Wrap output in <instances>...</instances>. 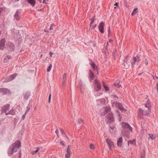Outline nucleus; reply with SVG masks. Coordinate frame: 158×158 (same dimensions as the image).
I'll list each match as a JSON object with an SVG mask.
<instances>
[{"mask_svg": "<svg viewBox=\"0 0 158 158\" xmlns=\"http://www.w3.org/2000/svg\"><path fill=\"white\" fill-rule=\"evenodd\" d=\"M21 143L19 141H16L12 144L9 148L8 151V154L11 156L14 152H15L21 146Z\"/></svg>", "mask_w": 158, "mask_h": 158, "instance_id": "f257e3e1", "label": "nucleus"}, {"mask_svg": "<svg viewBox=\"0 0 158 158\" xmlns=\"http://www.w3.org/2000/svg\"><path fill=\"white\" fill-rule=\"evenodd\" d=\"M112 104V106L113 107H116V108H118L120 110L122 111H126V110L124 109L123 106L121 104L119 103H118L117 102H111Z\"/></svg>", "mask_w": 158, "mask_h": 158, "instance_id": "f03ea898", "label": "nucleus"}, {"mask_svg": "<svg viewBox=\"0 0 158 158\" xmlns=\"http://www.w3.org/2000/svg\"><path fill=\"white\" fill-rule=\"evenodd\" d=\"M150 110L149 109H146L145 108H144L143 110L140 108L139 109L138 114L147 116L149 114Z\"/></svg>", "mask_w": 158, "mask_h": 158, "instance_id": "7ed1b4c3", "label": "nucleus"}, {"mask_svg": "<svg viewBox=\"0 0 158 158\" xmlns=\"http://www.w3.org/2000/svg\"><path fill=\"white\" fill-rule=\"evenodd\" d=\"M122 127L123 129L122 132H123V130L127 129L130 131H132V128L127 123L123 122L122 123Z\"/></svg>", "mask_w": 158, "mask_h": 158, "instance_id": "20e7f679", "label": "nucleus"}, {"mask_svg": "<svg viewBox=\"0 0 158 158\" xmlns=\"http://www.w3.org/2000/svg\"><path fill=\"white\" fill-rule=\"evenodd\" d=\"M105 120L107 123H109L114 121V118L113 114L112 113L108 114L106 116Z\"/></svg>", "mask_w": 158, "mask_h": 158, "instance_id": "39448f33", "label": "nucleus"}, {"mask_svg": "<svg viewBox=\"0 0 158 158\" xmlns=\"http://www.w3.org/2000/svg\"><path fill=\"white\" fill-rule=\"evenodd\" d=\"M111 109L108 107H103L100 110L101 115L104 116L107 113L110 111Z\"/></svg>", "mask_w": 158, "mask_h": 158, "instance_id": "423d86ee", "label": "nucleus"}, {"mask_svg": "<svg viewBox=\"0 0 158 158\" xmlns=\"http://www.w3.org/2000/svg\"><path fill=\"white\" fill-rule=\"evenodd\" d=\"M130 63V60L127 57H126L123 63L122 64V67L125 69H127L129 66Z\"/></svg>", "mask_w": 158, "mask_h": 158, "instance_id": "0eeeda50", "label": "nucleus"}, {"mask_svg": "<svg viewBox=\"0 0 158 158\" xmlns=\"http://www.w3.org/2000/svg\"><path fill=\"white\" fill-rule=\"evenodd\" d=\"M101 85L99 81L96 79L94 81V89L96 91H99L101 89Z\"/></svg>", "mask_w": 158, "mask_h": 158, "instance_id": "6e6552de", "label": "nucleus"}, {"mask_svg": "<svg viewBox=\"0 0 158 158\" xmlns=\"http://www.w3.org/2000/svg\"><path fill=\"white\" fill-rule=\"evenodd\" d=\"M106 142L108 144L110 150H111V148L114 147L113 142L110 139H106Z\"/></svg>", "mask_w": 158, "mask_h": 158, "instance_id": "1a4fd4ad", "label": "nucleus"}, {"mask_svg": "<svg viewBox=\"0 0 158 158\" xmlns=\"http://www.w3.org/2000/svg\"><path fill=\"white\" fill-rule=\"evenodd\" d=\"M110 132L112 134H115L116 129L114 125L111 124L110 125L109 129Z\"/></svg>", "mask_w": 158, "mask_h": 158, "instance_id": "9d476101", "label": "nucleus"}, {"mask_svg": "<svg viewBox=\"0 0 158 158\" xmlns=\"http://www.w3.org/2000/svg\"><path fill=\"white\" fill-rule=\"evenodd\" d=\"M105 25V23L103 22H101L99 23L98 27L100 32L103 34L104 33V27Z\"/></svg>", "mask_w": 158, "mask_h": 158, "instance_id": "9b49d317", "label": "nucleus"}, {"mask_svg": "<svg viewBox=\"0 0 158 158\" xmlns=\"http://www.w3.org/2000/svg\"><path fill=\"white\" fill-rule=\"evenodd\" d=\"M20 10H18L15 12L14 15V19L16 20H19L20 19Z\"/></svg>", "mask_w": 158, "mask_h": 158, "instance_id": "f8f14e48", "label": "nucleus"}, {"mask_svg": "<svg viewBox=\"0 0 158 158\" xmlns=\"http://www.w3.org/2000/svg\"><path fill=\"white\" fill-rule=\"evenodd\" d=\"M133 61L131 63V65L132 67L134 66V65L136 62H139L140 60L139 59V57L138 55H137L135 57H134Z\"/></svg>", "mask_w": 158, "mask_h": 158, "instance_id": "ddd939ff", "label": "nucleus"}, {"mask_svg": "<svg viewBox=\"0 0 158 158\" xmlns=\"http://www.w3.org/2000/svg\"><path fill=\"white\" fill-rule=\"evenodd\" d=\"M10 90L6 88L0 89V92L2 93L3 95L9 93Z\"/></svg>", "mask_w": 158, "mask_h": 158, "instance_id": "4468645a", "label": "nucleus"}, {"mask_svg": "<svg viewBox=\"0 0 158 158\" xmlns=\"http://www.w3.org/2000/svg\"><path fill=\"white\" fill-rule=\"evenodd\" d=\"M5 40L4 39H2L0 41V49L3 50L5 47Z\"/></svg>", "mask_w": 158, "mask_h": 158, "instance_id": "2eb2a0df", "label": "nucleus"}, {"mask_svg": "<svg viewBox=\"0 0 158 158\" xmlns=\"http://www.w3.org/2000/svg\"><path fill=\"white\" fill-rule=\"evenodd\" d=\"M117 145L119 147H121L123 144L122 137L119 138L117 140Z\"/></svg>", "mask_w": 158, "mask_h": 158, "instance_id": "dca6fc26", "label": "nucleus"}, {"mask_svg": "<svg viewBox=\"0 0 158 158\" xmlns=\"http://www.w3.org/2000/svg\"><path fill=\"white\" fill-rule=\"evenodd\" d=\"M10 108V106L9 104H6L5 106H4L2 107V109L3 111H4V112L6 113V111L8 110Z\"/></svg>", "mask_w": 158, "mask_h": 158, "instance_id": "f3484780", "label": "nucleus"}, {"mask_svg": "<svg viewBox=\"0 0 158 158\" xmlns=\"http://www.w3.org/2000/svg\"><path fill=\"white\" fill-rule=\"evenodd\" d=\"M17 74L15 73L10 75V77L7 79V81H10L13 80L15 77L17 76Z\"/></svg>", "mask_w": 158, "mask_h": 158, "instance_id": "a211bd4d", "label": "nucleus"}, {"mask_svg": "<svg viewBox=\"0 0 158 158\" xmlns=\"http://www.w3.org/2000/svg\"><path fill=\"white\" fill-rule=\"evenodd\" d=\"M7 45L9 49L11 51H13L14 49L15 46L14 44L11 42H8L7 44Z\"/></svg>", "mask_w": 158, "mask_h": 158, "instance_id": "6ab92c4d", "label": "nucleus"}, {"mask_svg": "<svg viewBox=\"0 0 158 158\" xmlns=\"http://www.w3.org/2000/svg\"><path fill=\"white\" fill-rule=\"evenodd\" d=\"M15 114V112L14 109H12L8 112L6 113V115H8L10 114L12 115H14Z\"/></svg>", "mask_w": 158, "mask_h": 158, "instance_id": "aec40b11", "label": "nucleus"}, {"mask_svg": "<svg viewBox=\"0 0 158 158\" xmlns=\"http://www.w3.org/2000/svg\"><path fill=\"white\" fill-rule=\"evenodd\" d=\"M120 82V81L119 80H117L115 83H114V85L115 86L119 88L120 87H121V85H119V83Z\"/></svg>", "mask_w": 158, "mask_h": 158, "instance_id": "412c9836", "label": "nucleus"}, {"mask_svg": "<svg viewBox=\"0 0 158 158\" xmlns=\"http://www.w3.org/2000/svg\"><path fill=\"white\" fill-rule=\"evenodd\" d=\"M145 108L146 109H149L151 110V105L149 102H147V103L145 104Z\"/></svg>", "mask_w": 158, "mask_h": 158, "instance_id": "4be33fe9", "label": "nucleus"}, {"mask_svg": "<svg viewBox=\"0 0 158 158\" xmlns=\"http://www.w3.org/2000/svg\"><path fill=\"white\" fill-rule=\"evenodd\" d=\"M28 3L32 6H34L35 4V2L34 0H28Z\"/></svg>", "mask_w": 158, "mask_h": 158, "instance_id": "5701e85b", "label": "nucleus"}, {"mask_svg": "<svg viewBox=\"0 0 158 158\" xmlns=\"http://www.w3.org/2000/svg\"><path fill=\"white\" fill-rule=\"evenodd\" d=\"M130 144H132V145H135L136 144L135 140L134 139L132 141H129L128 142V145H129Z\"/></svg>", "mask_w": 158, "mask_h": 158, "instance_id": "b1692460", "label": "nucleus"}, {"mask_svg": "<svg viewBox=\"0 0 158 158\" xmlns=\"http://www.w3.org/2000/svg\"><path fill=\"white\" fill-rule=\"evenodd\" d=\"M103 86L106 92H109L110 91L109 87L107 86L105 84H103Z\"/></svg>", "mask_w": 158, "mask_h": 158, "instance_id": "393cba45", "label": "nucleus"}, {"mask_svg": "<svg viewBox=\"0 0 158 158\" xmlns=\"http://www.w3.org/2000/svg\"><path fill=\"white\" fill-rule=\"evenodd\" d=\"M148 135L149 136L148 139H150L152 140H153L156 138L152 134H149Z\"/></svg>", "mask_w": 158, "mask_h": 158, "instance_id": "a878e982", "label": "nucleus"}, {"mask_svg": "<svg viewBox=\"0 0 158 158\" xmlns=\"http://www.w3.org/2000/svg\"><path fill=\"white\" fill-rule=\"evenodd\" d=\"M138 12V8H135L133 11L132 13H131V15L132 16L134 15L135 14H136V13Z\"/></svg>", "mask_w": 158, "mask_h": 158, "instance_id": "bb28decb", "label": "nucleus"}, {"mask_svg": "<svg viewBox=\"0 0 158 158\" xmlns=\"http://www.w3.org/2000/svg\"><path fill=\"white\" fill-rule=\"evenodd\" d=\"M40 150V148H39V147H37L36 148V150H35V151H33L32 152H31V153L32 154V155H34V154H35L39 150Z\"/></svg>", "mask_w": 158, "mask_h": 158, "instance_id": "cd10ccee", "label": "nucleus"}, {"mask_svg": "<svg viewBox=\"0 0 158 158\" xmlns=\"http://www.w3.org/2000/svg\"><path fill=\"white\" fill-rule=\"evenodd\" d=\"M111 97L113 99L115 100H117L118 99V97L115 94H112L111 95Z\"/></svg>", "mask_w": 158, "mask_h": 158, "instance_id": "c85d7f7f", "label": "nucleus"}, {"mask_svg": "<svg viewBox=\"0 0 158 158\" xmlns=\"http://www.w3.org/2000/svg\"><path fill=\"white\" fill-rule=\"evenodd\" d=\"M89 78H93L94 77V74L92 72L91 70H89Z\"/></svg>", "mask_w": 158, "mask_h": 158, "instance_id": "c756f323", "label": "nucleus"}, {"mask_svg": "<svg viewBox=\"0 0 158 158\" xmlns=\"http://www.w3.org/2000/svg\"><path fill=\"white\" fill-rule=\"evenodd\" d=\"M95 19V16H93V17L91 19H90V20H91V22L90 24V26H91L92 24L94 22Z\"/></svg>", "mask_w": 158, "mask_h": 158, "instance_id": "7c9ffc66", "label": "nucleus"}, {"mask_svg": "<svg viewBox=\"0 0 158 158\" xmlns=\"http://www.w3.org/2000/svg\"><path fill=\"white\" fill-rule=\"evenodd\" d=\"M113 40H110L107 43L106 46H108L109 45H112V44Z\"/></svg>", "mask_w": 158, "mask_h": 158, "instance_id": "2f4dec72", "label": "nucleus"}, {"mask_svg": "<svg viewBox=\"0 0 158 158\" xmlns=\"http://www.w3.org/2000/svg\"><path fill=\"white\" fill-rule=\"evenodd\" d=\"M30 96V94L28 93H26L24 94V97L25 99H27Z\"/></svg>", "mask_w": 158, "mask_h": 158, "instance_id": "473e14b6", "label": "nucleus"}, {"mask_svg": "<svg viewBox=\"0 0 158 158\" xmlns=\"http://www.w3.org/2000/svg\"><path fill=\"white\" fill-rule=\"evenodd\" d=\"M52 67V65L51 64H50L48 67V68L47 69V72H49L51 70Z\"/></svg>", "mask_w": 158, "mask_h": 158, "instance_id": "72a5a7b5", "label": "nucleus"}, {"mask_svg": "<svg viewBox=\"0 0 158 158\" xmlns=\"http://www.w3.org/2000/svg\"><path fill=\"white\" fill-rule=\"evenodd\" d=\"M89 148L91 149L94 150L95 148V147L93 144H91L89 145Z\"/></svg>", "mask_w": 158, "mask_h": 158, "instance_id": "f704fd0d", "label": "nucleus"}, {"mask_svg": "<svg viewBox=\"0 0 158 158\" xmlns=\"http://www.w3.org/2000/svg\"><path fill=\"white\" fill-rule=\"evenodd\" d=\"M70 152H67L65 154V158H70Z\"/></svg>", "mask_w": 158, "mask_h": 158, "instance_id": "c9c22d12", "label": "nucleus"}, {"mask_svg": "<svg viewBox=\"0 0 158 158\" xmlns=\"http://www.w3.org/2000/svg\"><path fill=\"white\" fill-rule=\"evenodd\" d=\"M117 113H118V120L119 121H120L121 120V119L122 118V116L120 115L119 112H117Z\"/></svg>", "mask_w": 158, "mask_h": 158, "instance_id": "e433bc0d", "label": "nucleus"}, {"mask_svg": "<svg viewBox=\"0 0 158 158\" xmlns=\"http://www.w3.org/2000/svg\"><path fill=\"white\" fill-rule=\"evenodd\" d=\"M90 65L93 69H95V64L94 62H92L90 64Z\"/></svg>", "mask_w": 158, "mask_h": 158, "instance_id": "4c0bfd02", "label": "nucleus"}, {"mask_svg": "<svg viewBox=\"0 0 158 158\" xmlns=\"http://www.w3.org/2000/svg\"><path fill=\"white\" fill-rule=\"evenodd\" d=\"M66 73H64L63 76V80H66Z\"/></svg>", "mask_w": 158, "mask_h": 158, "instance_id": "58836bf2", "label": "nucleus"}, {"mask_svg": "<svg viewBox=\"0 0 158 158\" xmlns=\"http://www.w3.org/2000/svg\"><path fill=\"white\" fill-rule=\"evenodd\" d=\"M70 145H69L67 148L66 150L67 152H70Z\"/></svg>", "mask_w": 158, "mask_h": 158, "instance_id": "ea45409f", "label": "nucleus"}, {"mask_svg": "<svg viewBox=\"0 0 158 158\" xmlns=\"http://www.w3.org/2000/svg\"><path fill=\"white\" fill-rule=\"evenodd\" d=\"M27 111H26L25 113H24V114L23 115L22 117V119L23 120H24L25 118V116H26V113H27Z\"/></svg>", "mask_w": 158, "mask_h": 158, "instance_id": "a19ab883", "label": "nucleus"}, {"mask_svg": "<svg viewBox=\"0 0 158 158\" xmlns=\"http://www.w3.org/2000/svg\"><path fill=\"white\" fill-rule=\"evenodd\" d=\"M78 123L79 124H82L83 123V121L81 119H79L78 120Z\"/></svg>", "mask_w": 158, "mask_h": 158, "instance_id": "79ce46f5", "label": "nucleus"}, {"mask_svg": "<svg viewBox=\"0 0 158 158\" xmlns=\"http://www.w3.org/2000/svg\"><path fill=\"white\" fill-rule=\"evenodd\" d=\"M66 80H63L62 84V85L64 86H65L66 85Z\"/></svg>", "mask_w": 158, "mask_h": 158, "instance_id": "37998d69", "label": "nucleus"}, {"mask_svg": "<svg viewBox=\"0 0 158 158\" xmlns=\"http://www.w3.org/2000/svg\"><path fill=\"white\" fill-rule=\"evenodd\" d=\"M54 26V24H52L51 25V26L50 27V28H49V29L50 30H52V29H53V28H52V27Z\"/></svg>", "mask_w": 158, "mask_h": 158, "instance_id": "c03bdc74", "label": "nucleus"}, {"mask_svg": "<svg viewBox=\"0 0 158 158\" xmlns=\"http://www.w3.org/2000/svg\"><path fill=\"white\" fill-rule=\"evenodd\" d=\"M3 61L5 63H7L8 61V59L6 58H5L4 59Z\"/></svg>", "mask_w": 158, "mask_h": 158, "instance_id": "a18cd8bd", "label": "nucleus"}, {"mask_svg": "<svg viewBox=\"0 0 158 158\" xmlns=\"http://www.w3.org/2000/svg\"><path fill=\"white\" fill-rule=\"evenodd\" d=\"M144 62L145 63V64L146 65H147L148 64V60H147V59L146 58H145L144 59Z\"/></svg>", "mask_w": 158, "mask_h": 158, "instance_id": "49530a36", "label": "nucleus"}, {"mask_svg": "<svg viewBox=\"0 0 158 158\" xmlns=\"http://www.w3.org/2000/svg\"><path fill=\"white\" fill-rule=\"evenodd\" d=\"M64 136L66 138V141L67 142H69V139L66 136V135L65 134H64Z\"/></svg>", "mask_w": 158, "mask_h": 158, "instance_id": "de8ad7c7", "label": "nucleus"}, {"mask_svg": "<svg viewBox=\"0 0 158 158\" xmlns=\"http://www.w3.org/2000/svg\"><path fill=\"white\" fill-rule=\"evenodd\" d=\"M60 144L62 145H63V146H64V143H63V141L62 140H61L60 141Z\"/></svg>", "mask_w": 158, "mask_h": 158, "instance_id": "09e8293b", "label": "nucleus"}, {"mask_svg": "<svg viewBox=\"0 0 158 158\" xmlns=\"http://www.w3.org/2000/svg\"><path fill=\"white\" fill-rule=\"evenodd\" d=\"M55 133L56 134L57 137H59V135H58V130L57 129L56 130V131H55Z\"/></svg>", "mask_w": 158, "mask_h": 158, "instance_id": "8fccbe9b", "label": "nucleus"}, {"mask_svg": "<svg viewBox=\"0 0 158 158\" xmlns=\"http://www.w3.org/2000/svg\"><path fill=\"white\" fill-rule=\"evenodd\" d=\"M110 27H109L108 28V36H109V35L110 34Z\"/></svg>", "mask_w": 158, "mask_h": 158, "instance_id": "3c124183", "label": "nucleus"}, {"mask_svg": "<svg viewBox=\"0 0 158 158\" xmlns=\"http://www.w3.org/2000/svg\"><path fill=\"white\" fill-rule=\"evenodd\" d=\"M60 131L61 132V133L62 134H64V131L62 129H60Z\"/></svg>", "mask_w": 158, "mask_h": 158, "instance_id": "603ef678", "label": "nucleus"}, {"mask_svg": "<svg viewBox=\"0 0 158 158\" xmlns=\"http://www.w3.org/2000/svg\"><path fill=\"white\" fill-rule=\"evenodd\" d=\"M6 57H7V59H10L11 58V56H9V55L7 56Z\"/></svg>", "mask_w": 158, "mask_h": 158, "instance_id": "864d4df0", "label": "nucleus"}, {"mask_svg": "<svg viewBox=\"0 0 158 158\" xmlns=\"http://www.w3.org/2000/svg\"><path fill=\"white\" fill-rule=\"evenodd\" d=\"M114 55H115L117 54V52L116 50H115L113 52Z\"/></svg>", "mask_w": 158, "mask_h": 158, "instance_id": "5fc2aeb1", "label": "nucleus"}, {"mask_svg": "<svg viewBox=\"0 0 158 158\" xmlns=\"http://www.w3.org/2000/svg\"><path fill=\"white\" fill-rule=\"evenodd\" d=\"M114 6H118V3H116L114 5Z\"/></svg>", "mask_w": 158, "mask_h": 158, "instance_id": "6e6d98bb", "label": "nucleus"}, {"mask_svg": "<svg viewBox=\"0 0 158 158\" xmlns=\"http://www.w3.org/2000/svg\"><path fill=\"white\" fill-rule=\"evenodd\" d=\"M97 26V25L96 24H95L93 26L92 28L94 29Z\"/></svg>", "mask_w": 158, "mask_h": 158, "instance_id": "4d7b16f0", "label": "nucleus"}, {"mask_svg": "<svg viewBox=\"0 0 158 158\" xmlns=\"http://www.w3.org/2000/svg\"><path fill=\"white\" fill-rule=\"evenodd\" d=\"M141 158H145L144 155H142L141 156Z\"/></svg>", "mask_w": 158, "mask_h": 158, "instance_id": "13d9d810", "label": "nucleus"}, {"mask_svg": "<svg viewBox=\"0 0 158 158\" xmlns=\"http://www.w3.org/2000/svg\"><path fill=\"white\" fill-rule=\"evenodd\" d=\"M51 94H50L48 97V99H51Z\"/></svg>", "mask_w": 158, "mask_h": 158, "instance_id": "bf43d9fd", "label": "nucleus"}, {"mask_svg": "<svg viewBox=\"0 0 158 158\" xmlns=\"http://www.w3.org/2000/svg\"><path fill=\"white\" fill-rule=\"evenodd\" d=\"M43 3H44L46 4L47 3H46V2H45V0H43Z\"/></svg>", "mask_w": 158, "mask_h": 158, "instance_id": "052dcab7", "label": "nucleus"}, {"mask_svg": "<svg viewBox=\"0 0 158 158\" xmlns=\"http://www.w3.org/2000/svg\"><path fill=\"white\" fill-rule=\"evenodd\" d=\"M52 52H50V56H52Z\"/></svg>", "mask_w": 158, "mask_h": 158, "instance_id": "680f3d73", "label": "nucleus"}, {"mask_svg": "<svg viewBox=\"0 0 158 158\" xmlns=\"http://www.w3.org/2000/svg\"><path fill=\"white\" fill-rule=\"evenodd\" d=\"M51 101V99H48V102L50 103Z\"/></svg>", "mask_w": 158, "mask_h": 158, "instance_id": "e2e57ef3", "label": "nucleus"}, {"mask_svg": "<svg viewBox=\"0 0 158 158\" xmlns=\"http://www.w3.org/2000/svg\"><path fill=\"white\" fill-rule=\"evenodd\" d=\"M15 2L18 1L19 0H13Z\"/></svg>", "mask_w": 158, "mask_h": 158, "instance_id": "0e129e2a", "label": "nucleus"}, {"mask_svg": "<svg viewBox=\"0 0 158 158\" xmlns=\"http://www.w3.org/2000/svg\"><path fill=\"white\" fill-rule=\"evenodd\" d=\"M44 31L45 32H48V31H47V30H46V29H44Z\"/></svg>", "mask_w": 158, "mask_h": 158, "instance_id": "69168bd1", "label": "nucleus"}, {"mask_svg": "<svg viewBox=\"0 0 158 158\" xmlns=\"http://www.w3.org/2000/svg\"><path fill=\"white\" fill-rule=\"evenodd\" d=\"M142 73H139L138 75L139 76V75H141Z\"/></svg>", "mask_w": 158, "mask_h": 158, "instance_id": "338daca9", "label": "nucleus"}, {"mask_svg": "<svg viewBox=\"0 0 158 158\" xmlns=\"http://www.w3.org/2000/svg\"><path fill=\"white\" fill-rule=\"evenodd\" d=\"M152 77L153 78V79H155V78L153 76H152Z\"/></svg>", "mask_w": 158, "mask_h": 158, "instance_id": "774afa93", "label": "nucleus"}]
</instances>
